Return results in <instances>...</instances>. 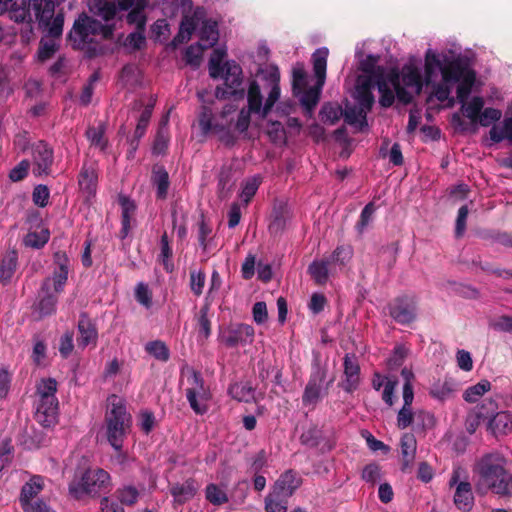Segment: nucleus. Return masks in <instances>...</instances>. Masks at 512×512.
I'll return each mask as SVG.
<instances>
[{"instance_id": "obj_1", "label": "nucleus", "mask_w": 512, "mask_h": 512, "mask_svg": "<svg viewBox=\"0 0 512 512\" xmlns=\"http://www.w3.org/2000/svg\"><path fill=\"white\" fill-rule=\"evenodd\" d=\"M281 95L280 72L276 65L260 66L251 76L247 86V107L239 112L228 105L220 114L214 115L204 106L199 115V126L203 134L214 133L227 145L233 144L236 134L245 132L251 122V115L265 119Z\"/></svg>"}, {"instance_id": "obj_2", "label": "nucleus", "mask_w": 512, "mask_h": 512, "mask_svg": "<svg viewBox=\"0 0 512 512\" xmlns=\"http://www.w3.org/2000/svg\"><path fill=\"white\" fill-rule=\"evenodd\" d=\"M475 80V71L466 56L451 49L440 52L431 48L426 50L423 85L429 90L428 102L436 99L451 107L455 103L451 94L456 88V99L461 104V111L473 124H477L484 107L482 97L468 99Z\"/></svg>"}, {"instance_id": "obj_3", "label": "nucleus", "mask_w": 512, "mask_h": 512, "mask_svg": "<svg viewBox=\"0 0 512 512\" xmlns=\"http://www.w3.org/2000/svg\"><path fill=\"white\" fill-rule=\"evenodd\" d=\"M359 62V70L362 74L358 77H367L370 80L369 90L372 92L375 84L380 93L379 103L383 107H390L395 97L404 104L410 103L420 94L423 88L424 74L415 62L405 64L400 71L384 73V69L378 66L380 57L374 54L363 55L356 52Z\"/></svg>"}, {"instance_id": "obj_4", "label": "nucleus", "mask_w": 512, "mask_h": 512, "mask_svg": "<svg viewBox=\"0 0 512 512\" xmlns=\"http://www.w3.org/2000/svg\"><path fill=\"white\" fill-rule=\"evenodd\" d=\"M148 0H88L90 11L105 21L114 19L117 10L129 11L127 22L136 27V31L129 34L126 39V45L134 49H140L145 43L143 34L146 24L145 8Z\"/></svg>"}, {"instance_id": "obj_5", "label": "nucleus", "mask_w": 512, "mask_h": 512, "mask_svg": "<svg viewBox=\"0 0 512 512\" xmlns=\"http://www.w3.org/2000/svg\"><path fill=\"white\" fill-rule=\"evenodd\" d=\"M60 0H29L28 18L32 20L31 11L39 25L48 31L49 37L40 41L37 57L40 61L50 59L59 48V38L62 35L64 16L62 13L55 14V7Z\"/></svg>"}, {"instance_id": "obj_6", "label": "nucleus", "mask_w": 512, "mask_h": 512, "mask_svg": "<svg viewBox=\"0 0 512 512\" xmlns=\"http://www.w3.org/2000/svg\"><path fill=\"white\" fill-rule=\"evenodd\" d=\"M328 54V48L322 47L312 55L313 70L317 79L316 85L313 87L307 88V73L302 63H296L292 68L293 93L299 97L301 105L309 115L317 105L325 84Z\"/></svg>"}, {"instance_id": "obj_7", "label": "nucleus", "mask_w": 512, "mask_h": 512, "mask_svg": "<svg viewBox=\"0 0 512 512\" xmlns=\"http://www.w3.org/2000/svg\"><path fill=\"white\" fill-rule=\"evenodd\" d=\"M227 51L223 47L215 48L211 54L208 64L209 75L213 79H222V86L215 89V96L218 99L229 97L242 98L245 95L243 84V71L241 66L234 60L224 62Z\"/></svg>"}, {"instance_id": "obj_8", "label": "nucleus", "mask_w": 512, "mask_h": 512, "mask_svg": "<svg viewBox=\"0 0 512 512\" xmlns=\"http://www.w3.org/2000/svg\"><path fill=\"white\" fill-rule=\"evenodd\" d=\"M504 459L499 454L483 456L476 465L477 490L485 494L492 491L498 496L512 493V475L504 468Z\"/></svg>"}, {"instance_id": "obj_9", "label": "nucleus", "mask_w": 512, "mask_h": 512, "mask_svg": "<svg viewBox=\"0 0 512 512\" xmlns=\"http://www.w3.org/2000/svg\"><path fill=\"white\" fill-rule=\"evenodd\" d=\"M54 264L56 267L53 274L44 280L39 292V300L34 307V312L39 318L55 312L56 295L63 291L68 279L69 259L65 252L58 251L54 254Z\"/></svg>"}, {"instance_id": "obj_10", "label": "nucleus", "mask_w": 512, "mask_h": 512, "mask_svg": "<svg viewBox=\"0 0 512 512\" xmlns=\"http://www.w3.org/2000/svg\"><path fill=\"white\" fill-rule=\"evenodd\" d=\"M107 401L108 407L105 416L107 438L111 446L119 452L116 460L118 463L123 464L126 457L121 453V449L123 440L130 429L131 416L127 413L125 402L122 398L111 395Z\"/></svg>"}, {"instance_id": "obj_11", "label": "nucleus", "mask_w": 512, "mask_h": 512, "mask_svg": "<svg viewBox=\"0 0 512 512\" xmlns=\"http://www.w3.org/2000/svg\"><path fill=\"white\" fill-rule=\"evenodd\" d=\"M112 34L111 25L102 24L96 19L82 15L75 21L69 36L77 48L96 52L97 44L101 40L110 38Z\"/></svg>"}, {"instance_id": "obj_12", "label": "nucleus", "mask_w": 512, "mask_h": 512, "mask_svg": "<svg viewBox=\"0 0 512 512\" xmlns=\"http://www.w3.org/2000/svg\"><path fill=\"white\" fill-rule=\"evenodd\" d=\"M370 80L367 77H357L353 97L354 105H346L344 120L356 130H363L367 126L366 116L374 104L373 93L369 90Z\"/></svg>"}, {"instance_id": "obj_13", "label": "nucleus", "mask_w": 512, "mask_h": 512, "mask_svg": "<svg viewBox=\"0 0 512 512\" xmlns=\"http://www.w3.org/2000/svg\"><path fill=\"white\" fill-rule=\"evenodd\" d=\"M109 474L100 468L88 469L79 481H72L69 485V493L75 499H80L85 494L96 495L108 487Z\"/></svg>"}, {"instance_id": "obj_14", "label": "nucleus", "mask_w": 512, "mask_h": 512, "mask_svg": "<svg viewBox=\"0 0 512 512\" xmlns=\"http://www.w3.org/2000/svg\"><path fill=\"white\" fill-rule=\"evenodd\" d=\"M449 486L455 487L454 504L459 510L468 512L472 509L474 504V496L471 484L468 481L467 471L460 467L453 468Z\"/></svg>"}, {"instance_id": "obj_15", "label": "nucleus", "mask_w": 512, "mask_h": 512, "mask_svg": "<svg viewBox=\"0 0 512 512\" xmlns=\"http://www.w3.org/2000/svg\"><path fill=\"white\" fill-rule=\"evenodd\" d=\"M255 331L251 325L232 323L219 331V341L229 348L246 346L253 342Z\"/></svg>"}, {"instance_id": "obj_16", "label": "nucleus", "mask_w": 512, "mask_h": 512, "mask_svg": "<svg viewBox=\"0 0 512 512\" xmlns=\"http://www.w3.org/2000/svg\"><path fill=\"white\" fill-rule=\"evenodd\" d=\"M328 384H326V372L317 367L311 374L310 379L305 387L302 402L304 406L314 408L327 392Z\"/></svg>"}, {"instance_id": "obj_17", "label": "nucleus", "mask_w": 512, "mask_h": 512, "mask_svg": "<svg viewBox=\"0 0 512 512\" xmlns=\"http://www.w3.org/2000/svg\"><path fill=\"white\" fill-rule=\"evenodd\" d=\"M417 308L414 297L402 296L390 304L391 317L400 324H409L416 318Z\"/></svg>"}, {"instance_id": "obj_18", "label": "nucleus", "mask_w": 512, "mask_h": 512, "mask_svg": "<svg viewBox=\"0 0 512 512\" xmlns=\"http://www.w3.org/2000/svg\"><path fill=\"white\" fill-rule=\"evenodd\" d=\"M58 412V400L56 396L46 395L38 397L35 417L44 427H49L55 423Z\"/></svg>"}, {"instance_id": "obj_19", "label": "nucleus", "mask_w": 512, "mask_h": 512, "mask_svg": "<svg viewBox=\"0 0 512 512\" xmlns=\"http://www.w3.org/2000/svg\"><path fill=\"white\" fill-rule=\"evenodd\" d=\"M33 173L37 176L47 175L53 162V152L44 142L32 147Z\"/></svg>"}, {"instance_id": "obj_20", "label": "nucleus", "mask_w": 512, "mask_h": 512, "mask_svg": "<svg viewBox=\"0 0 512 512\" xmlns=\"http://www.w3.org/2000/svg\"><path fill=\"white\" fill-rule=\"evenodd\" d=\"M402 396L403 405L397 414V427L399 429H406L407 427L413 425L416 419L417 410H414L412 407L414 392H411L410 389L406 387Z\"/></svg>"}, {"instance_id": "obj_21", "label": "nucleus", "mask_w": 512, "mask_h": 512, "mask_svg": "<svg viewBox=\"0 0 512 512\" xmlns=\"http://www.w3.org/2000/svg\"><path fill=\"white\" fill-rule=\"evenodd\" d=\"M78 332L79 336L77 338V346L79 348L84 349L89 345H96L98 338L97 329L90 318H88L85 314L80 316L78 322Z\"/></svg>"}, {"instance_id": "obj_22", "label": "nucleus", "mask_w": 512, "mask_h": 512, "mask_svg": "<svg viewBox=\"0 0 512 512\" xmlns=\"http://www.w3.org/2000/svg\"><path fill=\"white\" fill-rule=\"evenodd\" d=\"M98 180L97 166L94 162L84 163L79 174L80 189L88 196H91L96 191Z\"/></svg>"}, {"instance_id": "obj_23", "label": "nucleus", "mask_w": 512, "mask_h": 512, "mask_svg": "<svg viewBox=\"0 0 512 512\" xmlns=\"http://www.w3.org/2000/svg\"><path fill=\"white\" fill-rule=\"evenodd\" d=\"M360 367L354 356L346 355L344 358V375L343 388L347 392H353L357 389L360 381Z\"/></svg>"}, {"instance_id": "obj_24", "label": "nucleus", "mask_w": 512, "mask_h": 512, "mask_svg": "<svg viewBox=\"0 0 512 512\" xmlns=\"http://www.w3.org/2000/svg\"><path fill=\"white\" fill-rule=\"evenodd\" d=\"M187 387L185 389V395L187 399H193L194 397H200L210 395L209 389L205 386L204 380L200 373L194 370H188L186 373Z\"/></svg>"}, {"instance_id": "obj_25", "label": "nucleus", "mask_w": 512, "mask_h": 512, "mask_svg": "<svg viewBox=\"0 0 512 512\" xmlns=\"http://www.w3.org/2000/svg\"><path fill=\"white\" fill-rule=\"evenodd\" d=\"M301 485V478L296 473L289 470L283 473L273 485L272 490L280 493L284 497H291Z\"/></svg>"}, {"instance_id": "obj_26", "label": "nucleus", "mask_w": 512, "mask_h": 512, "mask_svg": "<svg viewBox=\"0 0 512 512\" xmlns=\"http://www.w3.org/2000/svg\"><path fill=\"white\" fill-rule=\"evenodd\" d=\"M45 481L40 475H33L30 479L24 483L20 493V504L31 503L35 501V497L44 489Z\"/></svg>"}, {"instance_id": "obj_27", "label": "nucleus", "mask_w": 512, "mask_h": 512, "mask_svg": "<svg viewBox=\"0 0 512 512\" xmlns=\"http://www.w3.org/2000/svg\"><path fill=\"white\" fill-rule=\"evenodd\" d=\"M488 429L495 436L512 433V413L509 411L497 412L489 420Z\"/></svg>"}, {"instance_id": "obj_28", "label": "nucleus", "mask_w": 512, "mask_h": 512, "mask_svg": "<svg viewBox=\"0 0 512 512\" xmlns=\"http://www.w3.org/2000/svg\"><path fill=\"white\" fill-rule=\"evenodd\" d=\"M400 449L402 456V470L412 465L416 455L417 442L413 434L406 433L401 437Z\"/></svg>"}, {"instance_id": "obj_29", "label": "nucleus", "mask_w": 512, "mask_h": 512, "mask_svg": "<svg viewBox=\"0 0 512 512\" xmlns=\"http://www.w3.org/2000/svg\"><path fill=\"white\" fill-rule=\"evenodd\" d=\"M199 43L206 48L213 47L219 38L218 25L216 21L205 20L198 32Z\"/></svg>"}, {"instance_id": "obj_30", "label": "nucleus", "mask_w": 512, "mask_h": 512, "mask_svg": "<svg viewBox=\"0 0 512 512\" xmlns=\"http://www.w3.org/2000/svg\"><path fill=\"white\" fill-rule=\"evenodd\" d=\"M198 490V486L191 479L181 484H175L171 488V494L174 501L178 504H184L191 500Z\"/></svg>"}, {"instance_id": "obj_31", "label": "nucleus", "mask_w": 512, "mask_h": 512, "mask_svg": "<svg viewBox=\"0 0 512 512\" xmlns=\"http://www.w3.org/2000/svg\"><path fill=\"white\" fill-rule=\"evenodd\" d=\"M330 264L325 259L315 260L310 264L308 268L309 273L317 284H324L329 276L335 275V269L330 268Z\"/></svg>"}, {"instance_id": "obj_32", "label": "nucleus", "mask_w": 512, "mask_h": 512, "mask_svg": "<svg viewBox=\"0 0 512 512\" xmlns=\"http://www.w3.org/2000/svg\"><path fill=\"white\" fill-rule=\"evenodd\" d=\"M352 255L353 250L350 246H339L329 257L324 259L331 263L329 266L335 269L336 274L345 268L347 263L351 260Z\"/></svg>"}, {"instance_id": "obj_33", "label": "nucleus", "mask_w": 512, "mask_h": 512, "mask_svg": "<svg viewBox=\"0 0 512 512\" xmlns=\"http://www.w3.org/2000/svg\"><path fill=\"white\" fill-rule=\"evenodd\" d=\"M489 137L494 143H499L504 139L512 142V115L506 117L502 124H494L489 131Z\"/></svg>"}, {"instance_id": "obj_34", "label": "nucleus", "mask_w": 512, "mask_h": 512, "mask_svg": "<svg viewBox=\"0 0 512 512\" xmlns=\"http://www.w3.org/2000/svg\"><path fill=\"white\" fill-rule=\"evenodd\" d=\"M17 267V254L14 251L8 252L0 264V282L7 284L11 281Z\"/></svg>"}, {"instance_id": "obj_35", "label": "nucleus", "mask_w": 512, "mask_h": 512, "mask_svg": "<svg viewBox=\"0 0 512 512\" xmlns=\"http://www.w3.org/2000/svg\"><path fill=\"white\" fill-rule=\"evenodd\" d=\"M12 70L8 66H0V105L13 94L15 85L11 82Z\"/></svg>"}, {"instance_id": "obj_36", "label": "nucleus", "mask_w": 512, "mask_h": 512, "mask_svg": "<svg viewBox=\"0 0 512 512\" xmlns=\"http://www.w3.org/2000/svg\"><path fill=\"white\" fill-rule=\"evenodd\" d=\"M288 499L280 493L271 490L265 498V511L266 512H287Z\"/></svg>"}, {"instance_id": "obj_37", "label": "nucleus", "mask_w": 512, "mask_h": 512, "mask_svg": "<svg viewBox=\"0 0 512 512\" xmlns=\"http://www.w3.org/2000/svg\"><path fill=\"white\" fill-rule=\"evenodd\" d=\"M50 232L45 227H40L34 231H30L24 238V244L34 249L42 248L49 240Z\"/></svg>"}, {"instance_id": "obj_38", "label": "nucleus", "mask_w": 512, "mask_h": 512, "mask_svg": "<svg viewBox=\"0 0 512 512\" xmlns=\"http://www.w3.org/2000/svg\"><path fill=\"white\" fill-rule=\"evenodd\" d=\"M120 204L122 208V229L121 236L125 238L131 228L132 216L135 212L136 206L133 201L126 197L120 198Z\"/></svg>"}, {"instance_id": "obj_39", "label": "nucleus", "mask_w": 512, "mask_h": 512, "mask_svg": "<svg viewBox=\"0 0 512 512\" xmlns=\"http://www.w3.org/2000/svg\"><path fill=\"white\" fill-rule=\"evenodd\" d=\"M491 390L490 381L483 379L475 385L469 386L463 393V399L468 403L477 402L485 393Z\"/></svg>"}, {"instance_id": "obj_40", "label": "nucleus", "mask_w": 512, "mask_h": 512, "mask_svg": "<svg viewBox=\"0 0 512 512\" xmlns=\"http://www.w3.org/2000/svg\"><path fill=\"white\" fill-rule=\"evenodd\" d=\"M152 181L157 188V196L162 199L165 198L169 188L167 171L162 167L154 168Z\"/></svg>"}, {"instance_id": "obj_41", "label": "nucleus", "mask_w": 512, "mask_h": 512, "mask_svg": "<svg viewBox=\"0 0 512 512\" xmlns=\"http://www.w3.org/2000/svg\"><path fill=\"white\" fill-rule=\"evenodd\" d=\"M230 395L243 402H250L254 399V390L249 383H234L229 387Z\"/></svg>"}, {"instance_id": "obj_42", "label": "nucleus", "mask_w": 512, "mask_h": 512, "mask_svg": "<svg viewBox=\"0 0 512 512\" xmlns=\"http://www.w3.org/2000/svg\"><path fill=\"white\" fill-rule=\"evenodd\" d=\"M205 496L206 499L215 506L226 504L229 500L226 491L214 483L206 486Z\"/></svg>"}, {"instance_id": "obj_43", "label": "nucleus", "mask_w": 512, "mask_h": 512, "mask_svg": "<svg viewBox=\"0 0 512 512\" xmlns=\"http://www.w3.org/2000/svg\"><path fill=\"white\" fill-rule=\"evenodd\" d=\"M145 350L158 361L166 362L169 360V349L166 344L160 340L148 342L145 345Z\"/></svg>"}, {"instance_id": "obj_44", "label": "nucleus", "mask_w": 512, "mask_h": 512, "mask_svg": "<svg viewBox=\"0 0 512 512\" xmlns=\"http://www.w3.org/2000/svg\"><path fill=\"white\" fill-rule=\"evenodd\" d=\"M197 26V23L193 17H185L181 24L178 34L174 38L175 44H181L184 42H187L190 38L192 33L195 31Z\"/></svg>"}, {"instance_id": "obj_45", "label": "nucleus", "mask_w": 512, "mask_h": 512, "mask_svg": "<svg viewBox=\"0 0 512 512\" xmlns=\"http://www.w3.org/2000/svg\"><path fill=\"white\" fill-rule=\"evenodd\" d=\"M262 178L260 175H254L247 178L242 185V191L240 197L245 203H248L257 192L259 185L261 184Z\"/></svg>"}, {"instance_id": "obj_46", "label": "nucleus", "mask_w": 512, "mask_h": 512, "mask_svg": "<svg viewBox=\"0 0 512 512\" xmlns=\"http://www.w3.org/2000/svg\"><path fill=\"white\" fill-rule=\"evenodd\" d=\"M139 491L133 486H124L116 491V497L123 505H133L139 498Z\"/></svg>"}, {"instance_id": "obj_47", "label": "nucleus", "mask_w": 512, "mask_h": 512, "mask_svg": "<svg viewBox=\"0 0 512 512\" xmlns=\"http://www.w3.org/2000/svg\"><path fill=\"white\" fill-rule=\"evenodd\" d=\"M207 48L201 45L199 42L194 45H190L185 51V61L187 64L198 67L201 63L203 51Z\"/></svg>"}, {"instance_id": "obj_48", "label": "nucleus", "mask_w": 512, "mask_h": 512, "mask_svg": "<svg viewBox=\"0 0 512 512\" xmlns=\"http://www.w3.org/2000/svg\"><path fill=\"white\" fill-rule=\"evenodd\" d=\"M376 211V207L374 203H368L362 210L360 219L356 225V229L359 233H363L365 229L369 226V224L373 220V215Z\"/></svg>"}, {"instance_id": "obj_49", "label": "nucleus", "mask_w": 512, "mask_h": 512, "mask_svg": "<svg viewBox=\"0 0 512 512\" xmlns=\"http://www.w3.org/2000/svg\"><path fill=\"white\" fill-rule=\"evenodd\" d=\"M502 116V112L496 108H486L481 111L477 123L483 127H488L497 122Z\"/></svg>"}, {"instance_id": "obj_50", "label": "nucleus", "mask_w": 512, "mask_h": 512, "mask_svg": "<svg viewBox=\"0 0 512 512\" xmlns=\"http://www.w3.org/2000/svg\"><path fill=\"white\" fill-rule=\"evenodd\" d=\"M205 278V273L202 270L190 271V288L196 296H200L202 294L205 285Z\"/></svg>"}, {"instance_id": "obj_51", "label": "nucleus", "mask_w": 512, "mask_h": 512, "mask_svg": "<svg viewBox=\"0 0 512 512\" xmlns=\"http://www.w3.org/2000/svg\"><path fill=\"white\" fill-rule=\"evenodd\" d=\"M86 135L92 145L104 150L106 147V140L104 138V130L101 126L91 127L87 130Z\"/></svg>"}, {"instance_id": "obj_52", "label": "nucleus", "mask_w": 512, "mask_h": 512, "mask_svg": "<svg viewBox=\"0 0 512 512\" xmlns=\"http://www.w3.org/2000/svg\"><path fill=\"white\" fill-rule=\"evenodd\" d=\"M433 415L425 410H417L416 419L412 425L414 429H427L434 426Z\"/></svg>"}, {"instance_id": "obj_53", "label": "nucleus", "mask_w": 512, "mask_h": 512, "mask_svg": "<svg viewBox=\"0 0 512 512\" xmlns=\"http://www.w3.org/2000/svg\"><path fill=\"white\" fill-rule=\"evenodd\" d=\"M208 309L206 307L200 310L198 316V326H199V338L208 339L211 335V323L207 316Z\"/></svg>"}, {"instance_id": "obj_54", "label": "nucleus", "mask_w": 512, "mask_h": 512, "mask_svg": "<svg viewBox=\"0 0 512 512\" xmlns=\"http://www.w3.org/2000/svg\"><path fill=\"white\" fill-rule=\"evenodd\" d=\"M135 298L141 305L149 308L152 303V295L148 285L142 282L138 283L135 288Z\"/></svg>"}, {"instance_id": "obj_55", "label": "nucleus", "mask_w": 512, "mask_h": 512, "mask_svg": "<svg viewBox=\"0 0 512 512\" xmlns=\"http://www.w3.org/2000/svg\"><path fill=\"white\" fill-rule=\"evenodd\" d=\"M171 256H172V250L169 246L167 234L164 233L161 237V252L159 255V259L163 263L164 268L167 271H171V269H172V264L170 263Z\"/></svg>"}, {"instance_id": "obj_56", "label": "nucleus", "mask_w": 512, "mask_h": 512, "mask_svg": "<svg viewBox=\"0 0 512 512\" xmlns=\"http://www.w3.org/2000/svg\"><path fill=\"white\" fill-rule=\"evenodd\" d=\"M267 134L270 137V139L275 142L279 143L284 141L285 139V131L283 128V125L278 121H272L269 122L267 125Z\"/></svg>"}, {"instance_id": "obj_57", "label": "nucleus", "mask_w": 512, "mask_h": 512, "mask_svg": "<svg viewBox=\"0 0 512 512\" xmlns=\"http://www.w3.org/2000/svg\"><path fill=\"white\" fill-rule=\"evenodd\" d=\"M56 391L57 382L52 378L42 379L37 385L38 397L55 396Z\"/></svg>"}, {"instance_id": "obj_58", "label": "nucleus", "mask_w": 512, "mask_h": 512, "mask_svg": "<svg viewBox=\"0 0 512 512\" xmlns=\"http://www.w3.org/2000/svg\"><path fill=\"white\" fill-rule=\"evenodd\" d=\"M73 348V333L67 331L60 337L59 352L62 357L67 358L72 353Z\"/></svg>"}, {"instance_id": "obj_59", "label": "nucleus", "mask_w": 512, "mask_h": 512, "mask_svg": "<svg viewBox=\"0 0 512 512\" xmlns=\"http://www.w3.org/2000/svg\"><path fill=\"white\" fill-rule=\"evenodd\" d=\"M452 392L453 388L448 382L435 384L430 390L431 396L439 400L447 399Z\"/></svg>"}, {"instance_id": "obj_60", "label": "nucleus", "mask_w": 512, "mask_h": 512, "mask_svg": "<svg viewBox=\"0 0 512 512\" xmlns=\"http://www.w3.org/2000/svg\"><path fill=\"white\" fill-rule=\"evenodd\" d=\"M408 355V349L402 345L394 349L393 354L388 359V365L391 369H395L402 365Z\"/></svg>"}, {"instance_id": "obj_61", "label": "nucleus", "mask_w": 512, "mask_h": 512, "mask_svg": "<svg viewBox=\"0 0 512 512\" xmlns=\"http://www.w3.org/2000/svg\"><path fill=\"white\" fill-rule=\"evenodd\" d=\"M381 476L380 467L375 463L366 465L362 471V479L368 483H376Z\"/></svg>"}, {"instance_id": "obj_62", "label": "nucleus", "mask_w": 512, "mask_h": 512, "mask_svg": "<svg viewBox=\"0 0 512 512\" xmlns=\"http://www.w3.org/2000/svg\"><path fill=\"white\" fill-rule=\"evenodd\" d=\"M153 105H149L145 107V109L142 111L138 124L135 129V136L137 138H140L144 135L146 127L148 125V122L150 120L151 114H152Z\"/></svg>"}, {"instance_id": "obj_63", "label": "nucleus", "mask_w": 512, "mask_h": 512, "mask_svg": "<svg viewBox=\"0 0 512 512\" xmlns=\"http://www.w3.org/2000/svg\"><path fill=\"white\" fill-rule=\"evenodd\" d=\"M342 111L339 106L324 105L321 109L322 119L334 124L341 116Z\"/></svg>"}, {"instance_id": "obj_64", "label": "nucleus", "mask_w": 512, "mask_h": 512, "mask_svg": "<svg viewBox=\"0 0 512 512\" xmlns=\"http://www.w3.org/2000/svg\"><path fill=\"white\" fill-rule=\"evenodd\" d=\"M21 507L24 512H55L46 502L40 499L24 504V506Z\"/></svg>"}]
</instances>
